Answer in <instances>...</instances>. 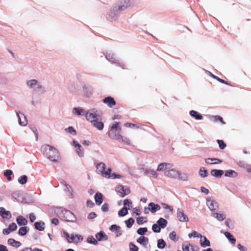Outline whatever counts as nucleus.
<instances>
[{
	"mask_svg": "<svg viewBox=\"0 0 251 251\" xmlns=\"http://www.w3.org/2000/svg\"><path fill=\"white\" fill-rule=\"evenodd\" d=\"M117 140H118L120 141L121 140L122 142L126 143V144H127L128 145L130 144V141L128 138H127L126 137L123 136L121 135H120V137H119Z\"/></svg>",
	"mask_w": 251,
	"mask_h": 251,
	"instance_id": "nucleus-56",
	"label": "nucleus"
},
{
	"mask_svg": "<svg viewBox=\"0 0 251 251\" xmlns=\"http://www.w3.org/2000/svg\"><path fill=\"white\" fill-rule=\"evenodd\" d=\"M206 203L210 211H215L218 209V202L212 197H208L206 199Z\"/></svg>",
	"mask_w": 251,
	"mask_h": 251,
	"instance_id": "nucleus-7",
	"label": "nucleus"
},
{
	"mask_svg": "<svg viewBox=\"0 0 251 251\" xmlns=\"http://www.w3.org/2000/svg\"><path fill=\"white\" fill-rule=\"evenodd\" d=\"M102 102L108 107L112 108L116 105V101L111 97H107L102 100Z\"/></svg>",
	"mask_w": 251,
	"mask_h": 251,
	"instance_id": "nucleus-15",
	"label": "nucleus"
},
{
	"mask_svg": "<svg viewBox=\"0 0 251 251\" xmlns=\"http://www.w3.org/2000/svg\"><path fill=\"white\" fill-rule=\"evenodd\" d=\"M166 242L164 241V240L162 239H159L157 241V247L159 249H162L165 248L166 246Z\"/></svg>",
	"mask_w": 251,
	"mask_h": 251,
	"instance_id": "nucleus-48",
	"label": "nucleus"
},
{
	"mask_svg": "<svg viewBox=\"0 0 251 251\" xmlns=\"http://www.w3.org/2000/svg\"><path fill=\"white\" fill-rule=\"evenodd\" d=\"M7 242L9 245L16 248H18L21 245V243L19 241H16L12 238H9Z\"/></svg>",
	"mask_w": 251,
	"mask_h": 251,
	"instance_id": "nucleus-30",
	"label": "nucleus"
},
{
	"mask_svg": "<svg viewBox=\"0 0 251 251\" xmlns=\"http://www.w3.org/2000/svg\"><path fill=\"white\" fill-rule=\"evenodd\" d=\"M124 126L126 127H131V128H132V127H136L137 128H139V127L137 125L132 124V123H126L124 124Z\"/></svg>",
	"mask_w": 251,
	"mask_h": 251,
	"instance_id": "nucleus-60",
	"label": "nucleus"
},
{
	"mask_svg": "<svg viewBox=\"0 0 251 251\" xmlns=\"http://www.w3.org/2000/svg\"><path fill=\"white\" fill-rule=\"evenodd\" d=\"M187 178L188 176L186 174L178 172V176L177 179H179L183 181H186L187 179Z\"/></svg>",
	"mask_w": 251,
	"mask_h": 251,
	"instance_id": "nucleus-50",
	"label": "nucleus"
},
{
	"mask_svg": "<svg viewBox=\"0 0 251 251\" xmlns=\"http://www.w3.org/2000/svg\"><path fill=\"white\" fill-rule=\"evenodd\" d=\"M157 224L161 228H164L166 227L167 225V221L166 220L163 218H160L157 221Z\"/></svg>",
	"mask_w": 251,
	"mask_h": 251,
	"instance_id": "nucleus-37",
	"label": "nucleus"
},
{
	"mask_svg": "<svg viewBox=\"0 0 251 251\" xmlns=\"http://www.w3.org/2000/svg\"><path fill=\"white\" fill-rule=\"evenodd\" d=\"M26 83L28 88L32 89L35 93L44 91V87L42 83L35 79L28 80Z\"/></svg>",
	"mask_w": 251,
	"mask_h": 251,
	"instance_id": "nucleus-4",
	"label": "nucleus"
},
{
	"mask_svg": "<svg viewBox=\"0 0 251 251\" xmlns=\"http://www.w3.org/2000/svg\"><path fill=\"white\" fill-rule=\"evenodd\" d=\"M217 142L219 144V148L223 150L226 147V144L224 143V142L223 140H218Z\"/></svg>",
	"mask_w": 251,
	"mask_h": 251,
	"instance_id": "nucleus-58",
	"label": "nucleus"
},
{
	"mask_svg": "<svg viewBox=\"0 0 251 251\" xmlns=\"http://www.w3.org/2000/svg\"><path fill=\"white\" fill-rule=\"evenodd\" d=\"M111 172L112 170L111 168H109L107 169L106 171H104V172L102 174L101 176L103 177L106 178H110L111 176Z\"/></svg>",
	"mask_w": 251,
	"mask_h": 251,
	"instance_id": "nucleus-44",
	"label": "nucleus"
},
{
	"mask_svg": "<svg viewBox=\"0 0 251 251\" xmlns=\"http://www.w3.org/2000/svg\"><path fill=\"white\" fill-rule=\"evenodd\" d=\"M134 223V220L132 218H130L127 220L125 221V223L128 228L131 227Z\"/></svg>",
	"mask_w": 251,
	"mask_h": 251,
	"instance_id": "nucleus-52",
	"label": "nucleus"
},
{
	"mask_svg": "<svg viewBox=\"0 0 251 251\" xmlns=\"http://www.w3.org/2000/svg\"><path fill=\"white\" fill-rule=\"evenodd\" d=\"M63 234L69 243H77L79 241L83 240V237L78 234H71L70 237L69 234L66 231H64Z\"/></svg>",
	"mask_w": 251,
	"mask_h": 251,
	"instance_id": "nucleus-6",
	"label": "nucleus"
},
{
	"mask_svg": "<svg viewBox=\"0 0 251 251\" xmlns=\"http://www.w3.org/2000/svg\"><path fill=\"white\" fill-rule=\"evenodd\" d=\"M96 238H97V240L99 241H100L102 240H107V237L105 235V234L102 231L97 233L96 234Z\"/></svg>",
	"mask_w": 251,
	"mask_h": 251,
	"instance_id": "nucleus-26",
	"label": "nucleus"
},
{
	"mask_svg": "<svg viewBox=\"0 0 251 251\" xmlns=\"http://www.w3.org/2000/svg\"><path fill=\"white\" fill-rule=\"evenodd\" d=\"M238 174L235 171L232 170H229L226 171L225 176L226 177H235L237 176Z\"/></svg>",
	"mask_w": 251,
	"mask_h": 251,
	"instance_id": "nucleus-40",
	"label": "nucleus"
},
{
	"mask_svg": "<svg viewBox=\"0 0 251 251\" xmlns=\"http://www.w3.org/2000/svg\"><path fill=\"white\" fill-rule=\"evenodd\" d=\"M65 130L66 132L69 133L70 134H71L73 135H76V131L74 129V128L72 126H69L68 128H66Z\"/></svg>",
	"mask_w": 251,
	"mask_h": 251,
	"instance_id": "nucleus-55",
	"label": "nucleus"
},
{
	"mask_svg": "<svg viewBox=\"0 0 251 251\" xmlns=\"http://www.w3.org/2000/svg\"><path fill=\"white\" fill-rule=\"evenodd\" d=\"M29 218L31 222L33 223L36 220V216L33 213H31L29 214Z\"/></svg>",
	"mask_w": 251,
	"mask_h": 251,
	"instance_id": "nucleus-64",
	"label": "nucleus"
},
{
	"mask_svg": "<svg viewBox=\"0 0 251 251\" xmlns=\"http://www.w3.org/2000/svg\"><path fill=\"white\" fill-rule=\"evenodd\" d=\"M199 175L201 177H205L207 176V171L204 167H201L199 171Z\"/></svg>",
	"mask_w": 251,
	"mask_h": 251,
	"instance_id": "nucleus-46",
	"label": "nucleus"
},
{
	"mask_svg": "<svg viewBox=\"0 0 251 251\" xmlns=\"http://www.w3.org/2000/svg\"><path fill=\"white\" fill-rule=\"evenodd\" d=\"M149 206H150L151 211L152 213L159 210L161 208V207L159 204H155L152 202H151L149 204Z\"/></svg>",
	"mask_w": 251,
	"mask_h": 251,
	"instance_id": "nucleus-24",
	"label": "nucleus"
},
{
	"mask_svg": "<svg viewBox=\"0 0 251 251\" xmlns=\"http://www.w3.org/2000/svg\"><path fill=\"white\" fill-rule=\"evenodd\" d=\"M128 213L127 208H126L124 207L122 208L118 212V215L120 217H124L126 216Z\"/></svg>",
	"mask_w": 251,
	"mask_h": 251,
	"instance_id": "nucleus-49",
	"label": "nucleus"
},
{
	"mask_svg": "<svg viewBox=\"0 0 251 251\" xmlns=\"http://www.w3.org/2000/svg\"><path fill=\"white\" fill-rule=\"evenodd\" d=\"M214 161L213 162H211V164H216L218 163H221L222 160L216 158H208L205 159V163H208V161Z\"/></svg>",
	"mask_w": 251,
	"mask_h": 251,
	"instance_id": "nucleus-42",
	"label": "nucleus"
},
{
	"mask_svg": "<svg viewBox=\"0 0 251 251\" xmlns=\"http://www.w3.org/2000/svg\"><path fill=\"white\" fill-rule=\"evenodd\" d=\"M213 217L216 218L219 221H222L226 218V216L223 214L217 213H213L211 215Z\"/></svg>",
	"mask_w": 251,
	"mask_h": 251,
	"instance_id": "nucleus-31",
	"label": "nucleus"
},
{
	"mask_svg": "<svg viewBox=\"0 0 251 251\" xmlns=\"http://www.w3.org/2000/svg\"><path fill=\"white\" fill-rule=\"evenodd\" d=\"M211 175L216 177H221L224 174V171L221 170L213 169L211 171Z\"/></svg>",
	"mask_w": 251,
	"mask_h": 251,
	"instance_id": "nucleus-27",
	"label": "nucleus"
},
{
	"mask_svg": "<svg viewBox=\"0 0 251 251\" xmlns=\"http://www.w3.org/2000/svg\"><path fill=\"white\" fill-rule=\"evenodd\" d=\"M206 73L208 75L211 76V77H212L213 78L216 79V80H217L218 81H219V82L222 83H225L226 84H227L228 85V83L227 82V81H226L222 79H221L219 77H218V76L214 75L213 74H212L211 72H209V71H206Z\"/></svg>",
	"mask_w": 251,
	"mask_h": 251,
	"instance_id": "nucleus-41",
	"label": "nucleus"
},
{
	"mask_svg": "<svg viewBox=\"0 0 251 251\" xmlns=\"http://www.w3.org/2000/svg\"><path fill=\"white\" fill-rule=\"evenodd\" d=\"M83 89L85 95L87 97H90L92 94L93 89L89 85H84L83 86Z\"/></svg>",
	"mask_w": 251,
	"mask_h": 251,
	"instance_id": "nucleus-23",
	"label": "nucleus"
},
{
	"mask_svg": "<svg viewBox=\"0 0 251 251\" xmlns=\"http://www.w3.org/2000/svg\"><path fill=\"white\" fill-rule=\"evenodd\" d=\"M16 113L18 119L19 124L21 126H25L27 124L26 117L24 114L20 112L16 111Z\"/></svg>",
	"mask_w": 251,
	"mask_h": 251,
	"instance_id": "nucleus-9",
	"label": "nucleus"
},
{
	"mask_svg": "<svg viewBox=\"0 0 251 251\" xmlns=\"http://www.w3.org/2000/svg\"><path fill=\"white\" fill-rule=\"evenodd\" d=\"M144 173L146 175H151L154 178H157L158 175L155 171L147 168L145 169Z\"/></svg>",
	"mask_w": 251,
	"mask_h": 251,
	"instance_id": "nucleus-32",
	"label": "nucleus"
},
{
	"mask_svg": "<svg viewBox=\"0 0 251 251\" xmlns=\"http://www.w3.org/2000/svg\"><path fill=\"white\" fill-rule=\"evenodd\" d=\"M225 236L227 238L229 242L234 244L236 242V239L229 232L226 231L224 232Z\"/></svg>",
	"mask_w": 251,
	"mask_h": 251,
	"instance_id": "nucleus-35",
	"label": "nucleus"
},
{
	"mask_svg": "<svg viewBox=\"0 0 251 251\" xmlns=\"http://www.w3.org/2000/svg\"><path fill=\"white\" fill-rule=\"evenodd\" d=\"M101 210L103 212H107L108 210V204L107 203H104L101 206Z\"/></svg>",
	"mask_w": 251,
	"mask_h": 251,
	"instance_id": "nucleus-63",
	"label": "nucleus"
},
{
	"mask_svg": "<svg viewBox=\"0 0 251 251\" xmlns=\"http://www.w3.org/2000/svg\"><path fill=\"white\" fill-rule=\"evenodd\" d=\"M190 116L194 118L196 120H200L202 119V115L195 110H191L189 112Z\"/></svg>",
	"mask_w": 251,
	"mask_h": 251,
	"instance_id": "nucleus-28",
	"label": "nucleus"
},
{
	"mask_svg": "<svg viewBox=\"0 0 251 251\" xmlns=\"http://www.w3.org/2000/svg\"><path fill=\"white\" fill-rule=\"evenodd\" d=\"M92 125L99 130H102L104 127L103 122L100 121H96L92 123Z\"/></svg>",
	"mask_w": 251,
	"mask_h": 251,
	"instance_id": "nucleus-34",
	"label": "nucleus"
},
{
	"mask_svg": "<svg viewBox=\"0 0 251 251\" xmlns=\"http://www.w3.org/2000/svg\"><path fill=\"white\" fill-rule=\"evenodd\" d=\"M177 217L178 220L181 222H186L189 220L187 216L185 215L183 211L180 208L177 209Z\"/></svg>",
	"mask_w": 251,
	"mask_h": 251,
	"instance_id": "nucleus-10",
	"label": "nucleus"
},
{
	"mask_svg": "<svg viewBox=\"0 0 251 251\" xmlns=\"http://www.w3.org/2000/svg\"><path fill=\"white\" fill-rule=\"evenodd\" d=\"M62 183L64 184L65 187L64 190L65 191L67 195L70 198H72L73 197V191L72 187L64 181H63Z\"/></svg>",
	"mask_w": 251,
	"mask_h": 251,
	"instance_id": "nucleus-17",
	"label": "nucleus"
},
{
	"mask_svg": "<svg viewBox=\"0 0 251 251\" xmlns=\"http://www.w3.org/2000/svg\"><path fill=\"white\" fill-rule=\"evenodd\" d=\"M166 169L165 167V163H162L158 165L157 171H163Z\"/></svg>",
	"mask_w": 251,
	"mask_h": 251,
	"instance_id": "nucleus-59",
	"label": "nucleus"
},
{
	"mask_svg": "<svg viewBox=\"0 0 251 251\" xmlns=\"http://www.w3.org/2000/svg\"><path fill=\"white\" fill-rule=\"evenodd\" d=\"M209 119L213 122H218L220 121L222 124H225V123L223 121L222 118L219 116H210Z\"/></svg>",
	"mask_w": 251,
	"mask_h": 251,
	"instance_id": "nucleus-39",
	"label": "nucleus"
},
{
	"mask_svg": "<svg viewBox=\"0 0 251 251\" xmlns=\"http://www.w3.org/2000/svg\"><path fill=\"white\" fill-rule=\"evenodd\" d=\"M85 118L87 121L91 123L96 121H101L102 113L96 108H92L86 111Z\"/></svg>",
	"mask_w": 251,
	"mask_h": 251,
	"instance_id": "nucleus-3",
	"label": "nucleus"
},
{
	"mask_svg": "<svg viewBox=\"0 0 251 251\" xmlns=\"http://www.w3.org/2000/svg\"><path fill=\"white\" fill-rule=\"evenodd\" d=\"M57 213L60 219L64 221L74 222L76 219L74 213L65 209L59 208Z\"/></svg>",
	"mask_w": 251,
	"mask_h": 251,
	"instance_id": "nucleus-2",
	"label": "nucleus"
},
{
	"mask_svg": "<svg viewBox=\"0 0 251 251\" xmlns=\"http://www.w3.org/2000/svg\"><path fill=\"white\" fill-rule=\"evenodd\" d=\"M164 175L169 178L177 179L178 176V171L175 169H171L166 171Z\"/></svg>",
	"mask_w": 251,
	"mask_h": 251,
	"instance_id": "nucleus-12",
	"label": "nucleus"
},
{
	"mask_svg": "<svg viewBox=\"0 0 251 251\" xmlns=\"http://www.w3.org/2000/svg\"><path fill=\"white\" fill-rule=\"evenodd\" d=\"M130 251H138V248L132 242L129 243Z\"/></svg>",
	"mask_w": 251,
	"mask_h": 251,
	"instance_id": "nucleus-57",
	"label": "nucleus"
},
{
	"mask_svg": "<svg viewBox=\"0 0 251 251\" xmlns=\"http://www.w3.org/2000/svg\"><path fill=\"white\" fill-rule=\"evenodd\" d=\"M27 179L26 175H23L19 177L18 181L20 184L23 185L27 182Z\"/></svg>",
	"mask_w": 251,
	"mask_h": 251,
	"instance_id": "nucleus-43",
	"label": "nucleus"
},
{
	"mask_svg": "<svg viewBox=\"0 0 251 251\" xmlns=\"http://www.w3.org/2000/svg\"><path fill=\"white\" fill-rule=\"evenodd\" d=\"M16 222L19 226H25L27 224V220L22 215L16 218Z\"/></svg>",
	"mask_w": 251,
	"mask_h": 251,
	"instance_id": "nucleus-19",
	"label": "nucleus"
},
{
	"mask_svg": "<svg viewBox=\"0 0 251 251\" xmlns=\"http://www.w3.org/2000/svg\"><path fill=\"white\" fill-rule=\"evenodd\" d=\"M119 12V11L114 10V7L113 10L109 12L107 19L111 21H115L117 19V17L118 16Z\"/></svg>",
	"mask_w": 251,
	"mask_h": 251,
	"instance_id": "nucleus-18",
	"label": "nucleus"
},
{
	"mask_svg": "<svg viewBox=\"0 0 251 251\" xmlns=\"http://www.w3.org/2000/svg\"><path fill=\"white\" fill-rule=\"evenodd\" d=\"M161 228L160 226H159L157 224H154L152 226V230L154 232H160Z\"/></svg>",
	"mask_w": 251,
	"mask_h": 251,
	"instance_id": "nucleus-54",
	"label": "nucleus"
},
{
	"mask_svg": "<svg viewBox=\"0 0 251 251\" xmlns=\"http://www.w3.org/2000/svg\"><path fill=\"white\" fill-rule=\"evenodd\" d=\"M96 168L99 173L101 175L105 170V165L103 162H100L97 165Z\"/></svg>",
	"mask_w": 251,
	"mask_h": 251,
	"instance_id": "nucleus-33",
	"label": "nucleus"
},
{
	"mask_svg": "<svg viewBox=\"0 0 251 251\" xmlns=\"http://www.w3.org/2000/svg\"><path fill=\"white\" fill-rule=\"evenodd\" d=\"M169 238L171 240L175 241L176 239V233L174 231H172L169 234Z\"/></svg>",
	"mask_w": 251,
	"mask_h": 251,
	"instance_id": "nucleus-62",
	"label": "nucleus"
},
{
	"mask_svg": "<svg viewBox=\"0 0 251 251\" xmlns=\"http://www.w3.org/2000/svg\"><path fill=\"white\" fill-rule=\"evenodd\" d=\"M29 228L26 226L20 227L18 231V234L20 236H25L28 232Z\"/></svg>",
	"mask_w": 251,
	"mask_h": 251,
	"instance_id": "nucleus-36",
	"label": "nucleus"
},
{
	"mask_svg": "<svg viewBox=\"0 0 251 251\" xmlns=\"http://www.w3.org/2000/svg\"><path fill=\"white\" fill-rule=\"evenodd\" d=\"M137 242L144 246H146L149 242V239L144 236H141L137 239Z\"/></svg>",
	"mask_w": 251,
	"mask_h": 251,
	"instance_id": "nucleus-38",
	"label": "nucleus"
},
{
	"mask_svg": "<svg viewBox=\"0 0 251 251\" xmlns=\"http://www.w3.org/2000/svg\"><path fill=\"white\" fill-rule=\"evenodd\" d=\"M95 200L97 205H100L103 201V195L102 194L97 193L95 195Z\"/></svg>",
	"mask_w": 251,
	"mask_h": 251,
	"instance_id": "nucleus-25",
	"label": "nucleus"
},
{
	"mask_svg": "<svg viewBox=\"0 0 251 251\" xmlns=\"http://www.w3.org/2000/svg\"><path fill=\"white\" fill-rule=\"evenodd\" d=\"M17 228V225L15 223H13L9 225L8 228L4 229L2 231V233L3 234L8 235L11 232L16 230Z\"/></svg>",
	"mask_w": 251,
	"mask_h": 251,
	"instance_id": "nucleus-16",
	"label": "nucleus"
},
{
	"mask_svg": "<svg viewBox=\"0 0 251 251\" xmlns=\"http://www.w3.org/2000/svg\"><path fill=\"white\" fill-rule=\"evenodd\" d=\"M0 215L3 219L10 218L11 214L10 211H7L2 207H0Z\"/></svg>",
	"mask_w": 251,
	"mask_h": 251,
	"instance_id": "nucleus-20",
	"label": "nucleus"
},
{
	"mask_svg": "<svg viewBox=\"0 0 251 251\" xmlns=\"http://www.w3.org/2000/svg\"><path fill=\"white\" fill-rule=\"evenodd\" d=\"M124 205L125 208L130 209L132 208V202L128 199H126L124 201Z\"/></svg>",
	"mask_w": 251,
	"mask_h": 251,
	"instance_id": "nucleus-47",
	"label": "nucleus"
},
{
	"mask_svg": "<svg viewBox=\"0 0 251 251\" xmlns=\"http://www.w3.org/2000/svg\"><path fill=\"white\" fill-rule=\"evenodd\" d=\"M41 151L52 162H57L59 159V152L54 147L49 145H44L41 147Z\"/></svg>",
	"mask_w": 251,
	"mask_h": 251,
	"instance_id": "nucleus-1",
	"label": "nucleus"
},
{
	"mask_svg": "<svg viewBox=\"0 0 251 251\" xmlns=\"http://www.w3.org/2000/svg\"><path fill=\"white\" fill-rule=\"evenodd\" d=\"M73 113L76 115H83L86 116V112L84 111V109L80 107H74L73 109Z\"/></svg>",
	"mask_w": 251,
	"mask_h": 251,
	"instance_id": "nucleus-21",
	"label": "nucleus"
},
{
	"mask_svg": "<svg viewBox=\"0 0 251 251\" xmlns=\"http://www.w3.org/2000/svg\"><path fill=\"white\" fill-rule=\"evenodd\" d=\"M87 242L91 244L97 245L98 244V241L95 239L93 236H89L87 239Z\"/></svg>",
	"mask_w": 251,
	"mask_h": 251,
	"instance_id": "nucleus-45",
	"label": "nucleus"
},
{
	"mask_svg": "<svg viewBox=\"0 0 251 251\" xmlns=\"http://www.w3.org/2000/svg\"><path fill=\"white\" fill-rule=\"evenodd\" d=\"M115 191L121 197H124L126 195L130 193V190L128 189H125L124 186L122 185L117 186Z\"/></svg>",
	"mask_w": 251,
	"mask_h": 251,
	"instance_id": "nucleus-8",
	"label": "nucleus"
},
{
	"mask_svg": "<svg viewBox=\"0 0 251 251\" xmlns=\"http://www.w3.org/2000/svg\"><path fill=\"white\" fill-rule=\"evenodd\" d=\"M34 225L37 230L42 231L45 229V223L43 222H36Z\"/></svg>",
	"mask_w": 251,
	"mask_h": 251,
	"instance_id": "nucleus-29",
	"label": "nucleus"
},
{
	"mask_svg": "<svg viewBox=\"0 0 251 251\" xmlns=\"http://www.w3.org/2000/svg\"><path fill=\"white\" fill-rule=\"evenodd\" d=\"M238 165L242 168H247L248 164H247L245 161H240L238 163Z\"/></svg>",
	"mask_w": 251,
	"mask_h": 251,
	"instance_id": "nucleus-61",
	"label": "nucleus"
},
{
	"mask_svg": "<svg viewBox=\"0 0 251 251\" xmlns=\"http://www.w3.org/2000/svg\"><path fill=\"white\" fill-rule=\"evenodd\" d=\"M72 144L76 148L75 151L78 155L80 157L83 156L84 155V150L83 147L75 140L73 141Z\"/></svg>",
	"mask_w": 251,
	"mask_h": 251,
	"instance_id": "nucleus-11",
	"label": "nucleus"
},
{
	"mask_svg": "<svg viewBox=\"0 0 251 251\" xmlns=\"http://www.w3.org/2000/svg\"><path fill=\"white\" fill-rule=\"evenodd\" d=\"M131 4V2L130 0H120L114 6V10L119 12L124 11L129 7Z\"/></svg>",
	"mask_w": 251,
	"mask_h": 251,
	"instance_id": "nucleus-5",
	"label": "nucleus"
},
{
	"mask_svg": "<svg viewBox=\"0 0 251 251\" xmlns=\"http://www.w3.org/2000/svg\"><path fill=\"white\" fill-rule=\"evenodd\" d=\"M148 231L147 227H140L137 230V233L140 235H143L146 232Z\"/></svg>",
	"mask_w": 251,
	"mask_h": 251,
	"instance_id": "nucleus-53",
	"label": "nucleus"
},
{
	"mask_svg": "<svg viewBox=\"0 0 251 251\" xmlns=\"http://www.w3.org/2000/svg\"><path fill=\"white\" fill-rule=\"evenodd\" d=\"M105 57L108 61L113 64H117L124 68L122 65L120 63L119 60L115 57L114 54L112 53H109L105 56Z\"/></svg>",
	"mask_w": 251,
	"mask_h": 251,
	"instance_id": "nucleus-14",
	"label": "nucleus"
},
{
	"mask_svg": "<svg viewBox=\"0 0 251 251\" xmlns=\"http://www.w3.org/2000/svg\"><path fill=\"white\" fill-rule=\"evenodd\" d=\"M12 173L13 172L11 170H6L4 172V175L6 177L8 180L10 181L12 179L11 176Z\"/></svg>",
	"mask_w": 251,
	"mask_h": 251,
	"instance_id": "nucleus-51",
	"label": "nucleus"
},
{
	"mask_svg": "<svg viewBox=\"0 0 251 251\" xmlns=\"http://www.w3.org/2000/svg\"><path fill=\"white\" fill-rule=\"evenodd\" d=\"M120 130V127L119 128V130L110 129L108 132L109 137L111 139L117 140L120 137V134H119Z\"/></svg>",
	"mask_w": 251,
	"mask_h": 251,
	"instance_id": "nucleus-13",
	"label": "nucleus"
},
{
	"mask_svg": "<svg viewBox=\"0 0 251 251\" xmlns=\"http://www.w3.org/2000/svg\"><path fill=\"white\" fill-rule=\"evenodd\" d=\"M200 245L202 248L209 247L210 246V241L207 239L205 236H202V238H200Z\"/></svg>",
	"mask_w": 251,
	"mask_h": 251,
	"instance_id": "nucleus-22",
	"label": "nucleus"
}]
</instances>
